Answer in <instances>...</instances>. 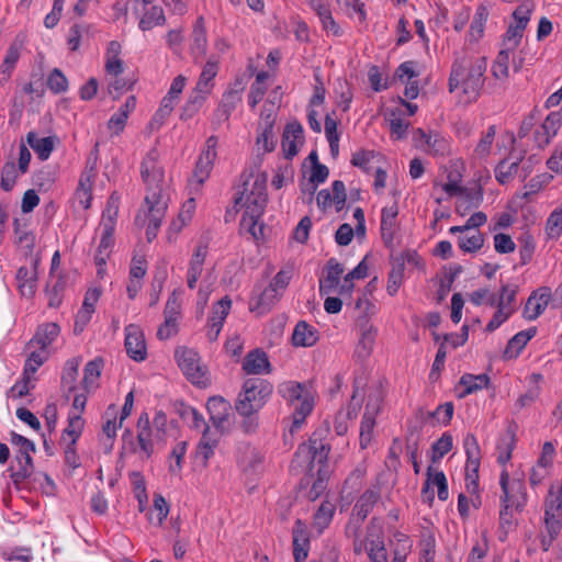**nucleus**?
Instances as JSON below:
<instances>
[{
	"label": "nucleus",
	"instance_id": "f257e3e1",
	"mask_svg": "<svg viewBox=\"0 0 562 562\" xmlns=\"http://www.w3.org/2000/svg\"><path fill=\"white\" fill-rule=\"evenodd\" d=\"M486 68L487 61L484 57L456 60L449 77V92L461 87L467 100L475 101L484 86Z\"/></svg>",
	"mask_w": 562,
	"mask_h": 562
},
{
	"label": "nucleus",
	"instance_id": "f03ea898",
	"mask_svg": "<svg viewBox=\"0 0 562 562\" xmlns=\"http://www.w3.org/2000/svg\"><path fill=\"white\" fill-rule=\"evenodd\" d=\"M267 173L262 172L258 175L256 180L252 183L251 190L249 193L246 194L245 202L244 200V193L239 196L235 198V205H241L245 207L243 218L240 222V225L251 234V236L255 239H259L263 236V224H260L258 229L257 225L259 223L260 217L263 215L267 202H268V194H267Z\"/></svg>",
	"mask_w": 562,
	"mask_h": 562
},
{
	"label": "nucleus",
	"instance_id": "7ed1b4c3",
	"mask_svg": "<svg viewBox=\"0 0 562 562\" xmlns=\"http://www.w3.org/2000/svg\"><path fill=\"white\" fill-rule=\"evenodd\" d=\"M329 451L330 446L322 440V432L314 431L307 442L297 447L290 464L291 473L296 475L300 471L307 469L311 476L314 477L316 467H328Z\"/></svg>",
	"mask_w": 562,
	"mask_h": 562
},
{
	"label": "nucleus",
	"instance_id": "20e7f679",
	"mask_svg": "<svg viewBox=\"0 0 562 562\" xmlns=\"http://www.w3.org/2000/svg\"><path fill=\"white\" fill-rule=\"evenodd\" d=\"M273 392V385L261 378L247 379L235 401V409L239 415L258 414Z\"/></svg>",
	"mask_w": 562,
	"mask_h": 562
},
{
	"label": "nucleus",
	"instance_id": "39448f33",
	"mask_svg": "<svg viewBox=\"0 0 562 562\" xmlns=\"http://www.w3.org/2000/svg\"><path fill=\"white\" fill-rule=\"evenodd\" d=\"M279 394L290 403L300 402L294 408L293 422L290 427V432L296 431L305 418L312 413L314 407V401L310 392L306 390L305 383L296 381H286L279 385Z\"/></svg>",
	"mask_w": 562,
	"mask_h": 562
},
{
	"label": "nucleus",
	"instance_id": "423d86ee",
	"mask_svg": "<svg viewBox=\"0 0 562 562\" xmlns=\"http://www.w3.org/2000/svg\"><path fill=\"white\" fill-rule=\"evenodd\" d=\"M175 357L179 368L192 384L207 386L210 382L206 375L207 371L200 363V356L195 350L182 347L176 350Z\"/></svg>",
	"mask_w": 562,
	"mask_h": 562
},
{
	"label": "nucleus",
	"instance_id": "0eeeda50",
	"mask_svg": "<svg viewBox=\"0 0 562 562\" xmlns=\"http://www.w3.org/2000/svg\"><path fill=\"white\" fill-rule=\"evenodd\" d=\"M502 488L501 503L510 504L517 512H522L527 504V491L524 481H509V474L506 470L502 471L499 476Z\"/></svg>",
	"mask_w": 562,
	"mask_h": 562
},
{
	"label": "nucleus",
	"instance_id": "6e6552de",
	"mask_svg": "<svg viewBox=\"0 0 562 562\" xmlns=\"http://www.w3.org/2000/svg\"><path fill=\"white\" fill-rule=\"evenodd\" d=\"M145 203L147 205L148 225L146 228V238L148 243H151L159 231L162 218L167 210V203L162 201L159 190H153L151 193H147L145 196Z\"/></svg>",
	"mask_w": 562,
	"mask_h": 562
},
{
	"label": "nucleus",
	"instance_id": "1a4fd4ad",
	"mask_svg": "<svg viewBox=\"0 0 562 562\" xmlns=\"http://www.w3.org/2000/svg\"><path fill=\"white\" fill-rule=\"evenodd\" d=\"M381 403L382 395L379 390L375 391V393L369 395L360 426V446L362 449H366L371 442L373 429L375 426V416L380 412Z\"/></svg>",
	"mask_w": 562,
	"mask_h": 562
},
{
	"label": "nucleus",
	"instance_id": "9d476101",
	"mask_svg": "<svg viewBox=\"0 0 562 562\" xmlns=\"http://www.w3.org/2000/svg\"><path fill=\"white\" fill-rule=\"evenodd\" d=\"M158 159L157 148H151L140 164L142 179L148 187V193L155 189L161 192L160 183L164 181V170L158 166Z\"/></svg>",
	"mask_w": 562,
	"mask_h": 562
},
{
	"label": "nucleus",
	"instance_id": "9b49d317",
	"mask_svg": "<svg viewBox=\"0 0 562 562\" xmlns=\"http://www.w3.org/2000/svg\"><path fill=\"white\" fill-rule=\"evenodd\" d=\"M218 144L217 136H210L205 142V147L202 150L199 159L195 164L193 177L196 179L199 184L204 183L209 178L210 172L213 168L214 160L217 157L216 147Z\"/></svg>",
	"mask_w": 562,
	"mask_h": 562
},
{
	"label": "nucleus",
	"instance_id": "f8f14e48",
	"mask_svg": "<svg viewBox=\"0 0 562 562\" xmlns=\"http://www.w3.org/2000/svg\"><path fill=\"white\" fill-rule=\"evenodd\" d=\"M398 215L396 202L391 206H384L381 211L380 233L383 245L393 252L395 250V235Z\"/></svg>",
	"mask_w": 562,
	"mask_h": 562
},
{
	"label": "nucleus",
	"instance_id": "ddd939ff",
	"mask_svg": "<svg viewBox=\"0 0 562 562\" xmlns=\"http://www.w3.org/2000/svg\"><path fill=\"white\" fill-rule=\"evenodd\" d=\"M304 144V130L299 121L285 125L282 135V150L286 159H292L299 153V146Z\"/></svg>",
	"mask_w": 562,
	"mask_h": 562
},
{
	"label": "nucleus",
	"instance_id": "4468645a",
	"mask_svg": "<svg viewBox=\"0 0 562 562\" xmlns=\"http://www.w3.org/2000/svg\"><path fill=\"white\" fill-rule=\"evenodd\" d=\"M125 349L131 359L140 362L147 357V348L142 329L134 324L126 327Z\"/></svg>",
	"mask_w": 562,
	"mask_h": 562
},
{
	"label": "nucleus",
	"instance_id": "2eb2a0df",
	"mask_svg": "<svg viewBox=\"0 0 562 562\" xmlns=\"http://www.w3.org/2000/svg\"><path fill=\"white\" fill-rule=\"evenodd\" d=\"M368 538L376 537L375 540L370 541L369 558L372 562H387L386 549L381 539V524L379 518H371L367 526Z\"/></svg>",
	"mask_w": 562,
	"mask_h": 562
},
{
	"label": "nucleus",
	"instance_id": "dca6fc26",
	"mask_svg": "<svg viewBox=\"0 0 562 562\" xmlns=\"http://www.w3.org/2000/svg\"><path fill=\"white\" fill-rule=\"evenodd\" d=\"M281 293H279L271 284L263 290L255 289L254 296L250 300V311L258 312L259 314L267 313L279 301Z\"/></svg>",
	"mask_w": 562,
	"mask_h": 562
},
{
	"label": "nucleus",
	"instance_id": "f3484780",
	"mask_svg": "<svg viewBox=\"0 0 562 562\" xmlns=\"http://www.w3.org/2000/svg\"><path fill=\"white\" fill-rule=\"evenodd\" d=\"M243 370L247 374L270 373L271 364L267 353L262 349H254L249 351L243 360Z\"/></svg>",
	"mask_w": 562,
	"mask_h": 562
},
{
	"label": "nucleus",
	"instance_id": "a211bd4d",
	"mask_svg": "<svg viewBox=\"0 0 562 562\" xmlns=\"http://www.w3.org/2000/svg\"><path fill=\"white\" fill-rule=\"evenodd\" d=\"M326 276L319 280L321 295L329 294L338 290L340 277L344 273V267L335 259L330 258L326 263Z\"/></svg>",
	"mask_w": 562,
	"mask_h": 562
},
{
	"label": "nucleus",
	"instance_id": "6ab92c4d",
	"mask_svg": "<svg viewBox=\"0 0 562 562\" xmlns=\"http://www.w3.org/2000/svg\"><path fill=\"white\" fill-rule=\"evenodd\" d=\"M537 334V327H530L514 335L507 342L503 352L504 360L516 359L529 340Z\"/></svg>",
	"mask_w": 562,
	"mask_h": 562
},
{
	"label": "nucleus",
	"instance_id": "aec40b11",
	"mask_svg": "<svg viewBox=\"0 0 562 562\" xmlns=\"http://www.w3.org/2000/svg\"><path fill=\"white\" fill-rule=\"evenodd\" d=\"M240 101L239 91L228 90L223 94V98L214 112V124H222L228 121L232 112L235 110L237 103Z\"/></svg>",
	"mask_w": 562,
	"mask_h": 562
},
{
	"label": "nucleus",
	"instance_id": "412c9836",
	"mask_svg": "<svg viewBox=\"0 0 562 562\" xmlns=\"http://www.w3.org/2000/svg\"><path fill=\"white\" fill-rule=\"evenodd\" d=\"M390 262L392 269L389 272L386 291L391 296H394L404 280V256H395L393 251L390 254Z\"/></svg>",
	"mask_w": 562,
	"mask_h": 562
},
{
	"label": "nucleus",
	"instance_id": "4be33fe9",
	"mask_svg": "<svg viewBox=\"0 0 562 562\" xmlns=\"http://www.w3.org/2000/svg\"><path fill=\"white\" fill-rule=\"evenodd\" d=\"M206 408L215 427H222L228 420L231 404L222 396L210 397Z\"/></svg>",
	"mask_w": 562,
	"mask_h": 562
},
{
	"label": "nucleus",
	"instance_id": "5701e85b",
	"mask_svg": "<svg viewBox=\"0 0 562 562\" xmlns=\"http://www.w3.org/2000/svg\"><path fill=\"white\" fill-rule=\"evenodd\" d=\"M318 331L305 321H300L292 334V344L295 347H312L318 340Z\"/></svg>",
	"mask_w": 562,
	"mask_h": 562
},
{
	"label": "nucleus",
	"instance_id": "b1692460",
	"mask_svg": "<svg viewBox=\"0 0 562 562\" xmlns=\"http://www.w3.org/2000/svg\"><path fill=\"white\" fill-rule=\"evenodd\" d=\"M307 3L316 12L325 31L331 32L335 36L341 35V29L334 20L329 4L319 0H307Z\"/></svg>",
	"mask_w": 562,
	"mask_h": 562
},
{
	"label": "nucleus",
	"instance_id": "393cba45",
	"mask_svg": "<svg viewBox=\"0 0 562 562\" xmlns=\"http://www.w3.org/2000/svg\"><path fill=\"white\" fill-rule=\"evenodd\" d=\"M31 453L32 452H23L21 454H16L15 460L19 465L18 470H14L13 467L8 470L11 472L10 477L15 486H19L21 483L26 481L34 472V463Z\"/></svg>",
	"mask_w": 562,
	"mask_h": 562
},
{
	"label": "nucleus",
	"instance_id": "a878e982",
	"mask_svg": "<svg viewBox=\"0 0 562 562\" xmlns=\"http://www.w3.org/2000/svg\"><path fill=\"white\" fill-rule=\"evenodd\" d=\"M60 328L56 323H46L37 327L34 337L27 342V347L37 345L45 350L59 335Z\"/></svg>",
	"mask_w": 562,
	"mask_h": 562
},
{
	"label": "nucleus",
	"instance_id": "bb28decb",
	"mask_svg": "<svg viewBox=\"0 0 562 562\" xmlns=\"http://www.w3.org/2000/svg\"><path fill=\"white\" fill-rule=\"evenodd\" d=\"M381 495L379 488H369L364 491L356 502L351 514L362 519H367Z\"/></svg>",
	"mask_w": 562,
	"mask_h": 562
},
{
	"label": "nucleus",
	"instance_id": "cd10ccee",
	"mask_svg": "<svg viewBox=\"0 0 562 562\" xmlns=\"http://www.w3.org/2000/svg\"><path fill=\"white\" fill-rule=\"evenodd\" d=\"M517 424L512 422L507 427L506 435L502 437L497 443V450L499 451L497 461L501 464H505L512 459V453L517 441Z\"/></svg>",
	"mask_w": 562,
	"mask_h": 562
},
{
	"label": "nucleus",
	"instance_id": "c85d7f7f",
	"mask_svg": "<svg viewBox=\"0 0 562 562\" xmlns=\"http://www.w3.org/2000/svg\"><path fill=\"white\" fill-rule=\"evenodd\" d=\"M490 383L491 378L486 373H481L477 375L464 373L459 380V384L464 387V390L459 394V397L463 398L482 389H487Z\"/></svg>",
	"mask_w": 562,
	"mask_h": 562
},
{
	"label": "nucleus",
	"instance_id": "c756f323",
	"mask_svg": "<svg viewBox=\"0 0 562 562\" xmlns=\"http://www.w3.org/2000/svg\"><path fill=\"white\" fill-rule=\"evenodd\" d=\"M217 70H218V60L214 59V58H210L206 61V64L204 65L193 91L204 94V97H207V94L211 93L212 88H213V83L211 81L217 75Z\"/></svg>",
	"mask_w": 562,
	"mask_h": 562
},
{
	"label": "nucleus",
	"instance_id": "7c9ffc66",
	"mask_svg": "<svg viewBox=\"0 0 562 562\" xmlns=\"http://www.w3.org/2000/svg\"><path fill=\"white\" fill-rule=\"evenodd\" d=\"M209 431L210 427L206 426L194 453L195 461L204 469L207 467L209 459L214 454V449L218 442L216 438L210 436Z\"/></svg>",
	"mask_w": 562,
	"mask_h": 562
},
{
	"label": "nucleus",
	"instance_id": "2f4dec72",
	"mask_svg": "<svg viewBox=\"0 0 562 562\" xmlns=\"http://www.w3.org/2000/svg\"><path fill=\"white\" fill-rule=\"evenodd\" d=\"M103 366L104 361L101 357L94 358L85 366L81 387L87 393L98 386L97 381L101 375Z\"/></svg>",
	"mask_w": 562,
	"mask_h": 562
},
{
	"label": "nucleus",
	"instance_id": "473e14b6",
	"mask_svg": "<svg viewBox=\"0 0 562 562\" xmlns=\"http://www.w3.org/2000/svg\"><path fill=\"white\" fill-rule=\"evenodd\" d=\"M55 136L38 138L35 132H29L26 135L27 144L37 154L41 160L49 158L55 147Z\"/></svg>",
	"mask_w": 562,
	"mask_h": 562
},
{
	"label": "nucleus",
	"instance_id": "72a5a7b5",
	"mask_svg": "<svg viewBox=\"0 0 562 562\" xmlns=\"http://www.w3.org/2000/svg\"><path fill=\"white\" fill-rule=\"evenodd\" d=\"M232 306L229 296H224L220 300V307H222V316H211L209 319V329L206 337L210 341H215L222 330L225 318L227 317Z\"/></svg>",
	"mask_w": 562,
	"mask_h": 562
},
{
	"label": "nucleus",
	"instance_id": "f704fd0d",
	"mask_svg": "<svg viewBox=\"0 0 562 562\" xmlns=\"http://www.w3.org/2000/svg\"><path fill=\"white\" fill-rule=\"evenodd\" d=\"M560 124H561V113L551 112L547 116V119L544 120L540 130L536 131V139L540 147H543L549 144L551 134L552 135L557 134V131H558Z\"/></svg>",
	"mask_w": 562,
	"mask_h": 562
},
{
	"label": "nucleus",
	"instance_id": "c9c22d12",
	"mask_svg": "<svg viewBox=\"0 0 562 562\" xmlns=\"http://www.w3.org/2000/svg\"><path fill=\"white\" fill-rule=\"evenodd\" d=\"M80 362L81 358L77 357L67 360L64 366L60 384L61 387L67 391V397L71 392L76 390V382Z\"/></svg>",
	"mask_w": 562,
	"mask_h": 562
},
{
	"label": "nucleus",
	"instance_id": "e433bc0d",
	"mask_svg": "<svg viewBox=\"0 0 562 562\" xmlns=\"http://www.w3.org/2000/svg\"><path fill=\"white\" fill-rule=\"evenodd\" d=\"M263 127L262 132L257 137V144L263 147L265 153L274 150L277 140L273 136V126L276 117L272 113L263 114Z\"/></svg>",
	"mask_w": 562,
	"mask_h": 562
},
{
	"label": "nucleus",
	"instance_id": "4c0bfd02",
	"mask_svg": "<svg viewBox=\"0 0 562 562\" xmlns=\"http://www.w3.org/2000/svg\"><path fill=\"white\" fill-rule=\"evenodd\" d=\"M463 196L457 202V212L461 215H465L472 209H476L483 201V189L479 186L472 190L463 192Z\"/></svg>",
	"mask_w": 562,
	"mask_h": 562
},
{
	"label": "nucleus",
	"instance_id": "58836bf2",
	"mask_svg": "<svg viewBox=\"0 0 562 562\" xmlns=\"http://www.w3.org/2000/svg\"><path fill=\"white\" fill-rule=\"evenodd\" d=\"M366 259L367 257H364L353 270L345 276L344 283L338 288L339 295L351 296L355 288V279H364L368 276V265L366 263Z\"/></svg>",
	"mask_w": 562,
	"mask_h": 562
},
{
	"label": "nucleus",
	"instance_id": "ea45409f",
	"mask_svg": "<svg viewBox=\"0 0 562 562\" xmlns=\"http://www.w3.org/2000/svg\"><path fill=\"white\" fill-rule=\"evenodd\" d=\"M15 278L20 282L19 288L22 295L33 297L36 292L37 271L30 272L29 269L23 266L18 269Z\"/></svg>",
	"mask_w": 562,
	"mask_h": 562
},
{
	"label": "nucleus",
	"instance_id": "a19ab883",
	"mask_svg": "<svg viewBox=\"0 0 562 562\" xmlns=\"http://www.w3.org/2000/svg\"><path fill=\"white\" fill-rule=\"evenodd\" d=\"M336 506L329 501H324L314 514L313 526L322 533L331 522Z\"/></svg>",
	"mask_w": 562,
	"mask_h": 562
},
{
	"label": "nucleus",
	"instance_id": "79ce46f5",
	"mask_svg": "<svg viewBox=\"0 0 562 562\" xmlns=\"http://www.w3.org/2000/svg\"><path fill=\"white\" fill-rule=\"evenodd\" d=\"M65 288L66 279L64 276H59L52 285L49 282H47L45 288V294L48 300V307L57 308L60 306L63 302V293L65 291Z\"/></svg>",
	"mask_w": 562,
	"mask_h": 562
},
{
	"label": "nucleus",
	"instance_id": "37998d69",
	"mask_svg": "<svg viewBox=\"0 0 562 562\" xmlns=\"http://www.w3.org/2000/svg\"><path fill=\"white\" fill-rule=\"evenodd\" d=\"M316 475V479L314 480L312 487L308 491L307 497L311 501L317 499L323 492L327 487L328 479H329V470L328 467L319 465L316 469V473H314V476Z\"/></svg>",
	"mask_w": 562,
	"mask_h": 562
},
{
	"label": "nucleus",
	"instance_id": "c03bdc74",
	"mask_svg": "<svg viewBox=\"0 0 562 562\" xmlns=\"http://www.w3.org/2000/svg\"><path fill=\"white\" fill-rule=\"evenodd\" d=\"M115 223L113 217H102L101 218V227H102V236L99 245V252L103 254L104 251H110L114 244V231H115Z\"/></svg>",
	"mask_w": 562,
	"mask_h": 562
},
{
	"label": "nucleus",
	"instance_id": "a18cd8bd",
	"mask_svg": "<svg viewBox=\"0 0 562 562\" xmlns=\"http://www.w3.org/2000/svg\"><path fill=\"white\" fill-rule=\"evenodd\" d=\"M488 9L484 4H480L475 11L474 18L470 25V35L472 40L479 41L484 33V26L488 18Z\"/></svg>",
	"mask_w": 562,
	"mask_h": 562
},
{
	"label": "nucleus",
	"instance_id": "49530a36",
	"mask_svg": "<svg viewBox=\"0 0 562 562\" xmlns=\"http://www.w3.org/2000/svg\"><path fill=\"white\" fill-rule=\"evenodd\" d=\"M206 97L199 92H192L187 102L181 108L180 120L188 121L192 119L203 106Z\"/></svg>",
	"mask_w": 562,
	"mask_h": 562
},
{
	"label": "nucleus",
	"instance_id": "de8ad7c7",
	"mask_svg": "<svg viewBox=\"0 0 562 562\" xmlns=\"http://www.w3.org/2000/svg\"><path fill=\"white\" fill-rule=\"evenodd\" d=\"M166 21L161 7L153 5L147 10L139 21V29L143 31L151 30L155 25H161Z\"/></svg>",
	"mask_w": 562,
	"mask_h": 562
},
{
	"label": "nucleus",
	"instance_id": "09e8293b",
	"mask_svg": "<svg viewBox=\"0 0 562 562\" xmlns=\"http://www.w3.org/2000/svg\"><path fill=\"white\" fill-rule=\"evenodd\" d=\"M452 445H453L452 436L448 432H445L431 446V450H432L431 462L436 463V462L440 461L452 449Z\"/></svg>",
	"mask_w": 562,
	"mask_h": 562
},
{
	"label": "nucleus",
	"instance_id": "8fccbe9b",
	"mask_svg": "<svg viewBox=\"0 0 562 562\" xmlns=\"http://www.w3.org/2000/svg\"><path fill=\"white\" fill-rule=\"evenodd\" d=\"M519 167V160L509 162L508 159H503L495 168V178L501 184L507 183Z\"/></svg>",
	"mask_w": 562,
	"mask_h": 562
},
{
	"label": "nucleus",
	"instance_id": "3c124183",
	"mask_svg": "<svg viewBox=\"0 0 562 562\" xmlns=\"http://www.w3.org/2000/svg\"><path fill=\"white\" fill-rule=\"evenodd\" d=\"M131 477L133 479L135 497L138 501V509L144 512L148 501L144 476L140 472L134 471L131 473Z\"/></svg>",
	"mask_w": 562,
	"mask_h": 562
},
{
	"label": "nucleus",
	"instance_id": "603ef678",
	"mask_svg": "<svg viewBox=\"0 0 562 562\" xmlns=\"http://www.w3.org/2000/svg\"><path fill=\"white\" fill-rule=\"evenodd\" d=\"M24 41L22 38L15 37V40L10 44L4 59L1 64V67L5 69L14 70L15 65L21 56V50L23 48Z\"/></svg>",
	"mask_w": 562,
	"mask_h": 562
},
{
	"label": "nucleus",
	"instance_id": "864d4df0",
	"mask_svg": "<svg viewBox=\"0 0 562 562\" xmlns=\"http://www.w3.org/2000/svg\"><path fill=\"white\" fill-rule=\"evenodd\" d=\"M463 271V268L461 265H454L450 268L449 274L446 277L445 280H441L439 288L437 290V299L438 302H442L448 293L451 291L452 284L456 280V278Z\"/></svg>",
	"mask_w": 562,
	"mask_h": 562
},
{
	"label": "nucleus",
	"instance_id": "5fc2aeb1",
	"mask_svg": "<svg viewBox=\"0 0 562 562\" xmlns=\"http://www.w3.org/2000/svg\"><path fill=\"white\" fill-rule=\"evenodd\" d=\"M389 114L391 116L390 119V128L391 133L396 136L397 139L404 138L406 136L407 130L409 127L408 122H404L401 119V110L400 109H392L389 110Z\"/></svg>",
	"mask_w": 562,
	"mask_h": 562
},
{
	"label": "nucleus",
	"instance_id": "6e6d98bb",
	"mask_svg": "<svg viewBox=\"0 0 562 562\" xmlns=\"http://www.w3.org/2000/svg\"><path fill=\"white\" fill-rule=\"evenodd\" d=\"M507 292V285L503 284L499 290V297L497 302V310L494 313L492 319L495 321L498 325H502L506 322L515 312L516 307H509L505 310V294Z\"/></svg>",
	"mask_w": 562,
	"mask_h": 562
},
{
	"label": "nucleus",
	"instance_id": "4d7b16f0",
	"mask_svg": "<svg viewBox=\"0 0 562 562\" xmlns=\"http://www.w3.org/2000/svg\"><path fill=\"white\" fill-rule=\"evenodd\" d=\"M47 87L55 94L63 93L68 89V79L60 69L54 68L48 75Z\"/></svg>",
	"mask_w": 562,
	"mask_h": 562
},
{
	"label": "nucleus",
	"instance_id": "13d9d810",
	"mask_svg": "<svg viewBox=\"0 0 562 562\" xmlns=\"http://www.w3.org/2000/svg\"><path fill=\"white\" fill-rule=\"evenodd\" d=\"M374 340L375 330H373L371 326L368 329H363L361 333V337L359 339V344L357 346V355L362 358L368 357L373 349Z\"/></svg>",
	"mask_w": 562,
	"mask_h": 562
},
{
	"label": "nucleus",
	"instance_id": "bf43d9fd",
	"mask_svg": "<svg viewBox=\"0 0 562 562\" xmlns=\"http://www.w3.org/2000/svg\"><path fill=\"white\" fill-rule=\"evenodd\" d=\"M83 425L85 422L80 414L69 415L68 426L64 429L61 439L65 440L66 436H69L70 441L77 442L83 430Z\"/></svg>",
	"mask_w": 562,
	"mask_h": 562
},
{
	"label": "nucleus",
	"instance_id": "052dcab7",
	"mask_svg": "<svg viewBox=\"0 0 562 562\" xmlns=\"http://www.w3.org/2000/svg\"><path fill=\"white\" fill-rule=\"evenodd\" d=\"M16 178L18 172L14 161H7L1 170V189L5 192L11 191L15 184Z\"/></svg>",
	"mask_w": 562,
	"mask_h": 562
},
{
	"label": "nucleus",
	"instance_id": "680f3d73",
	"mask_svg": "<svg viewBox=\"0 0 562 562\" xmlns=\"http://www.w3.org/2000/svg\"><path fill=\"white\" fill-rule=\"evenodd\" d=\"M454 406L452 402L439 405L434 412L427 413V418L436 419L438 424L449 425L453 416Z\"/></svg>",
	"mask_w": 562,
	"mask_h": 562
},
{
	"label": "nucleus",
	"instance_id": "e2e57ef3",
	"mask_svg": "<svg viewBox=\"0 0 562 562\" xmlns=\"http://www.w3.org/2000/svg\"><path fill=\"white\" fill-rule=\"evenodd\" d=\"M562 515V494L551 486L544 501V516Z\"/></svg>",
	"mask_w": 562,
	"mask_h": 562
},
{
	"label": "nucleus",
	"instance_id": "0e129e2a",
	"mask_svg": "<svg viewBox=\"0 0 562 562\" xmlns=\"http://www.w3.org/2000/svg\"><path fill=\"white\" fill-rule=\"evenodd\" d=\"M207 256V245L199 243L191 257L188 271L201 274Z\"/></svg>",
	"mask_w": 562,
	"mask_h": 562
},
{
	"label": "nucleus",
	"instance_id": "69168bd1",
	"mask_svg": "<svg viewBox=\"0 0 562 562\" xmlns=\"http://www.w3.org/2000/svg\"><path fill=\"white\" fill-rule=\"evenodd\" d=\"M463 447L467 454V461L470 464H474L475 462L481 460V449L476 437L473 434H468L463 441Z\"/></svg>",
	"mask_w": 562,
	"mask_h": 562
},
{
	"label": "nucleus",
	"instance_id": "338daca9",
	"mask_svg": "<svg viewBox=\"0 0 562 562\" xmlns=\"http://www.w3.org/2000/svg\"><path fill=\"white\" fill-rule=\"evenodd\" d=\"M484 245V236L482 233L477 232L471 237H459L458 246L464 252H476Z\"/></svg>",
	"mask_w": 562,
	"mask_h": 562
},
{
	"label": "nucleus",
	"instance_id": "774afa93",
	"mask_svg": "<svg viewBox=\"0 0 562 562\" xmlns=\"http://www.w3.org/2000/svg\"><path fill=\"white\" fill-rule=\"evenodd\" d=\"M552 176L549 173L538 175L532 178L527 184V191L522 194V198L529 200L531 195L538 193L546 184L552 180Z\"/></svg>",
	"mask_w": 562,
	"mask_h": 562
}]
</instances>
